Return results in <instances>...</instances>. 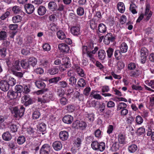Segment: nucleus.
I'll return each instance as SVG.
<instances>
[{
	"label": "nucleus",
	"mask_w": 154,
	"mask_h": 154,
	"mask_svg": "<svg viewBox=\"0 0 154 154\" xmlns=\"http://www.w3.org/2000/svg\"><path fill=\"white\" fill-rule=\"evenodd\" d=\"M135 121L137 125H140L143 123V120L140 116L138 115L136 117Z\"/></svg>",
	"instance_id": "obj_40"
},
{
	"label": "nucleus",
	"mask_w": 154,
	"mask_h": 154,
	"mask_svg": "<svg viewBox=\"0 0 154 154\" xmlns=\"http://www.w3.org/2000/svg\"><path fill=\"white\" fill-rule=\"evenodd\" d=\"M51 65V62L47 60H42L41 62V65L46 69L49 68Z\"/></svg>",
	"instance_id": "obj_24"
},
{
	"label": "nucleus",
	"mask_w": 154,
	"mask_h": 154,
	"mask_svg": "<svg viewBox=\"0 0 154 154\" xmlns=\"http://www.w3.org/2000/svg\"><path fill=\"white\" fill-rule=\"evenodd\" d=\"M47 9L45 7L43 6H41L38 9V13L40 16H43L46 13Z\"/></svg>",
	"instance_id": "obj_22"
},
{
	"label": "nucleus",
	"mask_w": 154,
	"mask_h": 154,
	"mask_svg": "<svg viewBox=\"0 0 154 154\" xmlns=\"http://www.w3.org/2000/svg\"><path fill=\"white\" fill-rule=\"evenodd\" d=\"M98 29L100 33H104L106 30V27L103 23H100L98 26Z\"/></svg>",
	"instance_id": "obj_31"
},
{
	"label": "nucleus",
	"mask_w": 154,
	"mask_h": 154,
	"mask_svg": "<svg viewBox=\"0 0 154 154\" xmlns=\"http://www.w3.org/2000/svg\"><path fill=\"white\" fill-rule=\"evenodd\" d=\"M58 48L61 52L65 53H67L69 49L68 45L64 43L59 44Z\"/></svg>",
	"instance_id": "obj_9"
},
{
	"label": "nucleus",
	"mask_w": 154,
	"mask_h": 154,
	"mask_svg": "<svg viewBox=\"0 0 154 154\" xmlns=\"http://www.w3.org/2000/svg\"><path fill=\"white\" fill-rule=\"evenodd\" d=\"M2 137L3 140L6 141H9L11 138V135L9 132L4 133Z\"/></svg>",
	"instance_id": "obj_27"
},
{
	"label": "nucleus",
	"mask_w": 154,
	"mask_h": 154,
	"mask_svg": "<svg viewBox=\"0 0 154 154\" xmlns=\"http://www.w3.org/2000/svg\"><path fill=\"white\" fill-rule=\"evenodd\" d=\"M73 120V117L70 115L65 116L63 119V122L66 124H70Z\"/></svg>",
	"instance_id": "obj_16"
},
{
	"label": "nucleus",
	"mask_w": 154,
	"mask_h": 154,
	"mask_svg": "<svg viewBox=\"0 0 154 154\" xmlns=\"http://www.w3.org/2000/svg\"><path fill=\"white\" fill-rule=\"evenodd\" d=\"M61 79L60 77H56L49 80V82L50 83H56L59 81Z\"/></svg>",
	"instance_id": "obj_46"
},
{
	"label": "nucleus",
	"mask_w": 154,
	"mask_h": 154,
	"mask_svg": "<svg viewBox=\"0 0 154 154\" xmlns=\"http://www.w3.org/2000/svg\"><path fill=\"white\" fill-rule=\"evenodd\" d=\"M128 69L129 70L132 71L135 69L136 68V64L133 63H131L128 65Z\"/></svg>",
	"instance_id": "obj_51"
},
{
	"label": "nucleus",
	"mask_w": 154,
	"mask_h": 154,
	"mask_svg": "<svg viewBox=\"0 0 154 154\" xmlns=\"http://www.w3.org/2000/svg\"><path fill=\"white\" fill-rule=\"evenodd\" d=\"M12 69H15L17 71H19L20 69V62L18 60H16L13 63L12 66Z\"/></svg>",
	"instance_id": "obj_35"
},
{
	"label": "nucleus",
	"mask_w": 154,
	"mask_h": 154,
	"mask_svg": "<svg viewBox=\"0 0 154 154\" xmlns=\"http://www.w3.org/2000/svg\"><path fill=\"white\" fill-rule=\"evenodd\" d=\"M21 17L19 15L14 16L12 18V20L14 23H17L21 20Z\"/></svg>",
	"instance_id": "obj_37"
},
{
	"label": "nucleus",
	"mask_w": 154,
	"mask_h": 154,
	"mask_svg": "<svg viewBox=\"0 0 154 154\" xmlns=\"http://www.w3.org/2000/svg\"><path fill=\"white\" fill-rule=\"evenodd\" d=\"M23 93L25 94H27L30 91V87L29 85H23Z\"/></svg>",
	"instance_id": "obj_42"
},
{
	"label": "nucleus",
	"mask_w": 154,
	"mask_h": 154,
	"mask_svg": "<svg viewBox=\"0 0 154 154\" xmlns=\"http://www.w3.org/2000/svg\"><path fill=\"white\" fill-rule=\"evenodd\" d=\"M70 32L73 35L78 36L81 35V32L80 27L78 26H73L70 29Z\"/></svg>",
	"instance_id": "obj_4"
},
{
	"label": "nucleus",
	"mask_w": 154,
	"mask_h": 154,
	"mask_svg": "<svg viewBox=\"0 0 154 154\" xmlns=\"http://www.w3.org/2000/svg\"><path fill=\"white\" fill-rule=\"evenodd\" d=\"M99 92V91H98L92 90L91 93L90 97H93L94 98L96 99L100 100L101 99V96L99 94H97Z\"/></svg>",
	"instance_id": "obj_18"
},
{
	"label": "nucleus",
	"mask_w": 154,
	"mask_h": 154,
	"mask_svg": "<svg viewBox=\"0 0 154 154\" xmlns=\"http://www.w3.org/2000/svg\"><path fill=\"white\" fill-rule=\"evenodd\" d=\"M40 113L38 111H35L32 113V118L33 119H37L40 117Z\"/></svg>",
	"instance_id": "obj_43"
},
{
	"label": "nucleus",
	"mask_w": 154,
	"mask_h": 154,
	"mask_svg": "<svg viewBox=\"0 0 154 154\" xmlns=\"http://www.w3.org/2000/svg\"><path fill=\"white\" fill-rule=\"evenodd\" d=\"M38 130L41 132H44L46 129V125L44 122H39L37 125Z\"/></svg>",
	"instance_id": "obj_17"
},
{
	"label": "nucleus",
	"mask_w": 154,
	"mask_h": 154,
	"mask_svg": "<svg viewBox=\"0 0 154 154\" xmlns=\"http://www.w3.org/2000/svg\"><path fill=\"white\" fill-rule=\"evenodd\" d=\"M48 8L52 11H57V5L54 2H49L48 5Z\"/></svg>",
	"instance_id": "obj_15"
},
{
	"label": "nucleus",
	"mask_w": 154,
	"mask_h": 154,
	"mask_svg": "<svg viewBox=\"0 0 154 154\" xmlns=\"http://www.w3.org/2000/svg\"><path fill=\"white\" fill-rule=\"evenodd\" d=\"M136 5L134 4H131L130 7V10L133 14H135L137 13L136 10Z\"/></svg>",
	"instance_id": "obj_56"
},
{
	"label": "nucleus",
	"mask_w": 154,
	"mask_h": 154,
	"mask_svg": "<svg viewBox=\"0 0 154 154\" xmlns=\"http://www.w3.org/2000/svg\"><path fill=\"white\" fill-rule=\"evenodd\" d=\"M25 8L26 13L29 14L32 13L35 10L34 6L30 4L26 5L25 6Z\"/></svg>",
	"instance_id": "obj_12"
},
{
	"label": "nucleus",
	"mask_w": 154,
	"mask_h": 154,
	"mask_svg": "<svg viewBox=\"0 0 154 154\" xmlns=\"http://www.w3.org/2000/svg\"><path fill=\"white\" fill-rule=\"evenodd\" d=\"M15 89L16 92L18 94L19 97H20L21 96V93L23 92V86L20 85H16L15 87Z\"/></svg>",
	"instance_id": "obj_25"
},
{
	"label": "nucleus",
	"mask_w": 154,
	"mask_h": 154,
	"mask_svg": "<svg viewBox=\"0 0 154 154\" xmlns=\"http://www.w3.org/2000/svg\"><path fill=\"white\" fill-rule=\"evenodd\" d=\"M150 6L149 4H146L145 11L144 14V16L146 17V18H145L146 21H148L150 19L152 14V12L150 10Z\"/></svg>",
	"instance_id": "obj_6"
},
{
	"label": "nucleus",
	"mask_w": 154,
	"mask_h": 154,
	"mask_svg": "<svg viewBox=\"0 0 154 154\" xmlns=\"http://www.w3.org/2000/svg\"><path fill=\"white\" fill-rule=\"evenodd\" d=\"M28 62L29 65H31L34 67L37 64V59L34 57H32L30 58L29 59Z\"/></svg>",
	"instance_id": "obj_30"
},
{
	"label": "nucleus",
	"mask_w": 154,
	"mask_h": 154,
	"mask_svg": "<svg viewBox=\"0 0 154 154\" xmlns=\"http://www.w3.org/2000/svg\"><path fill=\"white\" fill-rule=\"evenodd\" d=\"M76 125V127L77 128H80L82 129H85L86 126V124L85 122H79L78 121L75 122Z\"/></svg>",
	"instance_id": "obj_36"
},
{
	"label": "nucleus",
	"mask_w": 154,
	"mask_h": 154,
	"mask_svg": "<svg viewBox=\"0 0 154 154\" xmlns=\"http://www.w3.org/2000/svg\"><path fill=\"white\" fill-rule=\"evenodd\" d=\"M118 142L121 144L126 143V141L125 137L124 134L122 133H120L118 136Z\"/></svg>",
	"instance_id": "obj_20"
},
{
	"label": "nucleus",
	"mask_w": 154,
	"mask_h": 154,
	"mask_svg": "<svg viewBox=\"0 0 154 154\" xmlns=\"http://www.w3.org/2000/svg\"><path fill=\"white\" fill-rule=\"evenodd\" d=\"M90 27L91 28L94 30L97 27V24L93 20H91L90 21Z\"/></svg>",
	"instance_id": "obj_59"
},
{
	"label": "nucleus",
	"mask_w": 154,
	"mask_h": 154,
	"mask_svg": "<svg viewBox=\"0 0 154 154\" xmlns=\"http://www.w3.org/2000/svg\"><path fill=\"white\" fill-rule=\"evenodd\" d=\"M20 64L22 67L24 69H27L29 67V64L28 62L25 60H22L21 61Z\"/></svg>",
	"instance_id": "obj_45"
},
{
	"label": "nucleus",
	"mask_w": 154,
	"mask_h": 154,
	"mask_svg": "<svg viewBox=\"0 0 154 154\" xmlns=\"http://www.w3.org/2000/svg\"><path fill=\"white\" fill-rule=\"evenodd\" d=\"M51 47L50 45L48 44H45L43 45V48L45 51H48L50 50Z\"/></svg>",
	"instance_id": "obj_64"
},
{
	"label": "nucleus",
	"mask_w": 154,
	"mask_h": 154,
	"mask_svg": "<svg viewBox=\"0 0 154 154\" xmlns=\"http://www.w3.org/2000/svg\"><path fill=\"white\" fill-rule=\"evenodd\" d=\"M12 10L14 14H18L21 11V8L17 6H14Z\"/></svg>",
	"instance_id": "obj_58"
},
{
	"label": "nucleus",
	"mask_w": 154,
	"mask_h": 154,
	"mask_svg": "<svg viewBox=\"0 0 154 154\" xmlns=\"http://www.w3.org/2000/svg\"><path fill=\"white\" fill-rule=\"evenodd\" d=\"M22 103L26 106H28L33 103L32 99L28 95L23 97L21 99Z\"/></svg>",
	"instance_id": "obj_5"
},
{
	"label": "nucleus",
	"mask_w": 154,
	"mask_h": 154,
	"mask_svg": "<svg viewBox=\"0 0 154 154\" xmlns=\"http://www.w3.org/2000/svg\"><path fill=\"white\" fill-rule=\"evenodd\" d=\"M9 86H13L16 83V79L13 77H10L8 81H7Z\"/></svg>",
	"instance_id": "obj_39"
},
{
	"label": "nucleus",
	"mask_w": 154,
	"mask_h": 154,
	"mask_svg": "<svg viewBox=\"0 0 154 154\" xmlns=\"http://www.w3.org/2000/svg\"><path fill=\"white\" fill-rule=\"evenodd\" d=\"M26 141V138L24 136H19L17 139V142L19 144H22Z\"/></svg>",
	"instance_id": "obj_47"
},
{
	"label": "nucleus",
	"mask_w": 154,
	"mask_h": 154,
	"mask_svg": "<svg viewBox=\"0 0 154 154\" xmlns=\"http://www.w3.org/2000/svg\"><path fill=\"white\" fill-rule=\"evenodd\" d=\"M142 71L139 69H136L130 72V76L133 78H137L140 76L142 74Z\"/></svg>",
	"instance_id": "obj_8"
},
{
	"label": "nucleus",
	"mask_w": 154,
	"mask_h": 154,
	"mask_svg": "<svg viewBox=\"0 0 154 154\" xmlns=\"http://www.w3.org/2000/svg\"><path fill=\"white\" fill-rule=\"evenodd\" d=\"M57 36L58 38L63 40L66 38V35L64 32L62 30H59L57 33Z\"/></svg>",
	"instance_id": "obj_33"
},
{
	"label": "nucleus",
	"mask_w": 154,
	"mask_h": 154,
	"mask_svg": "<svg viewBox=\"0 0 154 154\" xmlns=\"http://www.w3.org/2000/svg\"><path fill=\"white\" fill-rule=\"evenodd\" d=\"M83 139L80 137L76 138L74 141V143L75 144H81L82 143Z\"/></svg>",
	"instance_id": "obj_63"
},
{
	"label": "nucleus",
	"mask_w": 154,
	"mask_h": 154,
	"mask_svg": "<svg viewBox=\"0 0 154 154\" xmlns=\"http://www.w3.org/2000/svg\"><path fill=\"white\" fill-rule=\"evenodd\" d=\"M117 6L118 9L120 12L123 13L125 12V7L124 4L123 2H118Z\"/></svg>",
	"instance_id": "obj_23"
},
{
	"label": "nucleus",
	"mask_w": 154,
	"mask_h": 154,
	"mask_svg": "<svg viewBox=\"0 0 154 154\" xmlns=\"http://www.w3.org/2000/svg\"><path fill=\"white\" fill-rule=\"evenodd\" d=\"M128 46L125 42L122 43L120 46V50L122 53H125L127 51Z\"/></svg>",
	"instance_id": "obj_29"
},
{
	"label": "nucleus",
	"mask_w": 154,
	"mask_h": 154,
	"mask_svg": "<svg viewBox=\"0 0 154 154\" xmlns=\"http://www.w3.org/2000/svg\"><path fill=\"white\" fill-rule=\"evenodd\" d=\"M114 49L111 48H109L107 51L106 52L108 57L110 58L113 55Z\"/></svg>",
	"instance_id": "obj_55"
},
{
	"label": "nucleus",
	"mask_w": 154,
	"mask_h": 154,
	"mask_svg": "<svg viewBox=\"0 0 154 154\" xmlns=\"http://www.w3.org/2000/svg\"><path fill=\"white\" fill-rule=\"evenodd\" d=\"M122 52L120 50H117L114 52V56L117 60H119L122 56Z\"/></svg>",
	"instance_id": "obj_48"
},
{
	"label": "nucleus",
	"mask_w": 154,
	"mask_h": 154,
	"mask_svg": "<svg viewBox=\"0 0 154 154\" xmlns=\"http://www.w3.org/2000/svg\"><path fill=\"white\" fill-rule=\"evenodd\" d=\"M9 86L8 84L7 81L2 80L0 82V89L4 91H8L9 88Z\"/></svg>",
	"instance_id": "obj_7"
},
{
	"label": "nucleus",
	"mask_w": 154,
	"mask_h": 154,
	"mask_svg": "<svg viewBox=\"0 0 154 154\" xmlns=\"http://www.w3.org/2000/svg\"><path fill=\"white\" fill-rule=\"evenodd\" d=\"M59 136L60 139L62 140H66L68 138V133L65 131H61L60 133Z\"/></svg>",
	"instance_id": "obj_14"
},
{
	"label": "nucleus",
	"mask_w": 154,
	"mask_h": 154,
	"mask_svg": "<svg viewBox=\"0 0 154 154\" xmlns=\"http://www.w3.org/2000/svg\"><path fill=\"white\" fill-rule=\"evenodd\" d=\"M127 107V105L124 103H119L117 105V110L119 111L126 108Z\"/></svg>",
	"instance_id": "obj_34"
},
{
	"label": "nucleus",
	"mask_w": 154,
	"mask_h": 154,
	"mask_svg": "<svg viewBox=\"0 0 154 154\" xmlns=\"http://www.w3.org/2000/svg\"><path fill=\"white\" fill-rule=\"evenodd\" d=\"M76 71L78 74L81 77L84 76L85 74L83 70L80 67H78L76 68Z\"/></svg>",
	"instance_id": "obj_62"
},
{
	"label": "nucleus",
	"mask_w": 154,
	"mask_h": 154,
	"mask_svg": "<svg viewBox=\"0 0 154 154\" xmlns=\"http://www.w3.org/2000/svg\"><path fill=\"white\" fill-rule=\"evenodd\" d=\"M140 55L146 56L148 53V50L145 47L142 48L140 51Z\"/></svg>",
	"instance_id": "obj_49"
},
{
	"label": "nucleus",
	"mask_w": 154,
	"mask_h": 154,
	"mask_svg": "<svg viewBox=\"0 0 154 154\" xmlns=\"http://www.w3.org/2000/svg\"><path fill=\"white\" fill-rule=\"evenodd\" d=\"M59 71L58 68L56 67L49 69L48 70V72L51 75H54L58 73Z\"/></svg>",
	"instance_id": "obj_32"
},
{
	"label": "nucleus",
	"mask_w": 154,
	"mask_h": 154,
	"mask_svg": "<svg viewBox=\"0 0 154 154\" xmlns=\"http://www.w3.org/2000/svg\"><path fill=\"white\" fill-rule=\"evenodd\" d=\"M58 28V26L55 24L52 23L50 25L49 29L52 31L55 32L57 30Z\"/></svg>",
	"instance_id": "obj_41"
},
{
	"label": "nucleus",
	"mask_w": 154,
	"mask_h": 154,
	"mask_svg": "<svg viewBox=\"0 0 154 154\" xmlns=\"http://www.w3.org/2000/svg\"><path fill=\"white\" fill-rule=\"evenodd\" d=\"M146 84L148 86L150 87L152 89H154V80L147 81L145 82Z\"/></svg>",
	"instance_id": "obj_61"
},
{
	"label": "nucleus",
	"mask_w": 154,
	"mask_h": 154,
	"mask_svg": "<svg viewBox=\"0 0 154 154\" xmlns=\"http://www.w3.org/2000/svg\"><path fill=\"white\" fill-rule=\"evenodd\" d=\"M77 13L79 16L83 15L84 13V10L83 8L79 7L77 9Z\"/></svg>",
	"instance_id": "obj_60"
},
{
	"label": "nucleus",
	"mask_w": 154,
	"mask_h": 154,
	"mask_svg": "<svg viewBox=\"0 0 154 154\" xmlns=\"http://www.w3.org/2000/svg\"><path fill=\"white\" fill-rule=\"evenodd\" d=\"M62 65L66 68H68L71 66V63L68 57L65 56L62 58Z\"/></svg>",
	"instance_id": "obj_10"
},
{
	"label": "nucleus",
	"mask_w": 154,
	"mask_h": 154,
	"mask_svg": "<svg viewBox=\"0 0 154 154\" xmlns=\"http://www.w3.org/2000/svg\"><path fill=\"white\" fill-rule=\"evenodd\" d=\"M53 95L51 92H49L43 96L42 98H38V101L40 102L41 104H44L48 102L50 100H54Z\"/></svg>",
	"instance_id": "obj_2"
},
{
	"label": "nucleus",
	"mask_w": 154,
	"mask_h": 154,
	"mask_svg": "<svg viewBox=\"0 0 154 154\" xmlns=\"http://www.w3.org/2000/svg\"><path fill=\"white\" fill-rule=\"evenodd\" d=\"M36 86L38 88L43 89L45 87V84L42 81H38L35 82Z\"/></svg>",
	"instance_id": "obj_28"
},
{
	"label": "nucleus",
	"mask_w": 154,
	"mask_h": 154,
	"mask_svg": "<svg viewBox=\"0 0 154 154\" xmlns=\"http://www.w3.org/2000/svg\"><path fill=\"white\" fill-rule=\"evenodd\" d=\"M85 84V80L82 78L80 79L78 82V85L80 87H84Z\"/></svg>",
	"instance_id": "obj_57"
},
{
	"label": "nucleus",
	"mask_w": 154,
	"mask_h": 154,
	"mask_svg": "<svg viewBox=\"0 0 154 154\" xmlns=\"http://www.w3.org/2000/svg\"><path fill=\"white\" fill-rule=\"evenodd\" d=\"M10 14V12L8 11H7L5 13L2 14L0 17V19L2 20H4L8 17Z\"/></svg>",
	"instance_id": "obj_52"
},
{
	"label": "nucleus",
	"mask_w": 154,
	"mask_h": 154,
	"mask_svg": "<svg viewBox=\"0 0 154 154\" xmlns=\"http://www.w3.org/2000/svg\"><path fill=\"white\" fill-rule=\"evenodd\" d=\"M18 93L17 92L12 90H9L7 93V97L10 99H13L16 98L17 97H19Z\"/></svg>",
	"instance_id": "obj_13"
},
{
	"label": "nucleus",
	"mask_w": 154,
	"mask_h": 154,
	"mask_svg": "<svg viewBox=\"0 0 154 154\" xmlns=\"http://www.w3.org/2000/svg\"><path fill=\"white\" fill-rule=\"evenodd\" d=\"M114 40V38L112 37V34L111 33H109L106 35L104 39L103 42L105 44L108 45L110 42L113 41Z\"/></svg>",
	"instance_id": "obj_11"
},
{
	"label": "nucleus",
	"mask_w": 154,
	"mask_h": 154,
	"mask_svg": "<svg viewBox=\"0 0 154 154\" xmlns=\"http://www.w3.org/2000/svg\"><path fill=\"white\" fill-rule=\"evenodd\" d=\"M24 111V108L23 106H21L19 109L17 107L14 108L13 112L14 114L15 117L20 118L23 115Z\"/></svg>",
	"instance_id": "obj_3"
},
{
	"label": "nucleus",
	"mask_w": 154,
	"mask_h": 154,
	"mask_svg": "<svg viewBox=\"0 0 154 154\" xmlns=\"http://www.w3.org/2000/svg\"><path fill=\"white\" fill-rule=\"evenodd\" d=\"M137 149L138 147L137 145H131L128 147V151L131 153L134 152Z\"/></svg>",
	"instance_id": "obj_38"
},
{
	"label": "nucleus",
	"mask_w": 154,
	"mask_h": 154,
	"mask_svg": "<svg viewBox=\"0 0 154 154\" xmlns=\"http://www.w3.org/2000/svg\"><path fill=\"white\" fill-rule=\"evenodd\" d=\"M48 145H43L40 150V154H48L50 150Z\"/></svg>",
	"instance_id": "obj_19"
},
{
	"label": "nucleus",
	"mask_w": 154,
	"mask_h": 154,
	"mask_svg": "<svg viewBox=\"0 0 154 154\" xmlns=\"http://www.w3.org/2000/svg\"><path fill=\"white\" fill-rule=\"evenodd\" d=\"M98 57L99 59L101 60H103L106 56V53L103 50H99L98 52Z\"/></svg>",
	"instance_id": "obj_21"
},
{
	"label": "nucleus",
	"mask_w": 154,
	"mask_h": 154,
	"mask_svg": "<svg viewBox=\"0 0 154 154\" xmlns=\"http://www.w3.org/2000/svg\"><path fill=\"white\" fill-rule=\"evenodd\" d=\"M12 73L19 78H21L23 77V75L24 73V72H19L18 71H15L14 69H12Z\"/></svg>",
	"instance_id": "obj_26"
},
{
	"label": "nucleus",
	"mask_w": 154,
	"mask_h": 154,
	"mask_svg": "<svg viewBox=\"0 0 154 154\" xmlns=\"http://www.w3.org/2000/svg\"><path fill=\"white\" fill-rule=\"evenodd\" d=\"M7 37V33L4 31H1L0 32V41L5 40Z\"/></svg>",
	"instance_id": "obj_44"
},
{
	"label": "nucleus",
	"mask_w": 154,
	"mask_h": 154,
	"mask_svg": "<svg viewBox=\"0 0 154 154\" xmlns=\"http://www.w3.org/2000/svg\"><path fill=\"white\" fill-rule=\"evenodd\" d=\"M134 118L131 115L127 118L126 119V122L129 125L131 124L134 122Z\"/></svg>",
	"instance_id": "obj_53"
},
{
	"label": "nucleus",
	"mask_w": 154,
	"mask_h": 154,
	"mask_svg": "<svg viewBox=\"0 0 154 154\" xmlns=\"http://www.w3.org/2000/svg\"><path fill=\"white\" fill-rule=\"evenodd\" d=\"M69 18L73 21L76 20L78 19V16L74 12L70 13L69 15Z\"/></svg>",
	"instance_id": "obj_54"
},
{
	"label": "nucleus",
	"mask_w": 154,
	"mask_h": 154,
	"mask_svg": "<svg viewBox=\"0 0 154 154\" xmlns=\"http://www.w3.org/2000/svg\"><path fill=\"white\" fill-rule=\"evenodd\" d=\"M98 48L96 46L94 47V44L90 43L87 45L82 46V54H86L87 56L89 57L91 61L94 63L96 60L94 57V55L95 54L98 50Z\"/></svg>",
	"instance_id": "obj_1"
},
{
	"label": "nucleus",
	"mask_w": 154,
	"mask_h": 154,
	"mask_svg": "<svg viewBox=\"0 0 154 154\" xmlns=\"http://www.w3.org/2000/svg\"><path fill=\"white\" fill-rule=\"evenodd\" d=\"M96 104L97 102L95 100L88 101L87 103V105L89 107H95L96 106Z\"/></svg>",
	"instance_id": "obj_50"
}]
</instances>
